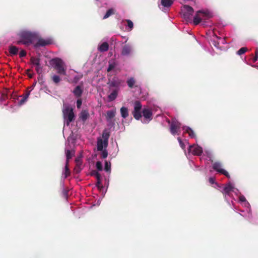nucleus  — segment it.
<instances>
[{
  "mask_svg": "<svg viewBox=\"0 0 258 258\" xmlns=\"http://www.w3.org/2000/svg\"><path fill=\"white\" fill-rule=\"evenodd\" d=\"M189 150L194 155L200 156L203 153V149L199 146H190Z\"/></svg>",
  "mask_w": 258,
  "mask_h": 258,
  "instance_id": "nucleus-10",
  "label": "nucleus"
},
{
  "mask_svg": "<svg viewBox=\"0 0 258 258\" xmlns=\"http://www.w3.org/2000/svg\"><path fill=\"white\" fill-rule=\"evenodd\" d=\"M222 43H223V44H224V43H225V40H224V39H223V41H222Z\"/></svg>",
  "mask_w": 258,
  "mask_h": 258,
  "instance_id": "nucleus-52",
  "label": "nucleus"
},
{
  "mask_svg": "<svg viewBox=\"0 0 258 258\" xmlns=\"http://www.w3.org/2000/svg\"><path fill=\"white\" fill-rule=\"evenodd\" d=\"M51 79L53 82L55 84L58 83L61 80L59 76L57 75H53L51 77Z\"/></svg>",
  "mask_w": 258,
  "mask_h": 258,
  "instance_id": "nucleus-36",
  "label": "nucleus"
},
{
  "mask_svg": "<svg viewBox=\"0 0 258 258\" xmlns=\"http://www.w3.org/2000/svg\"><path fill=\"white\" fill-rule=\"evenodd\" d=\"M183 18L187 22H190L194 13L193 8L188 5H184L182 10Z\"/></svg>",
  "mask_w": 258,
  "mask_h": 258,
  "instance_id": "nucleus-4",
  "label": "nucleus"
},
{
  "mask_svg": "<svg viewBox=\"0 0 258 258\" xmlns=\"http://www.w3.org/2000/svg\"><path fill=\"white\" fill-rule=\"evenodd\" d=\"M213 37H215L216 39H221V37H218L216 35V34L215 33H214V34H213Z\"/></svg>",
  "mask_w": 258,
  "mask_h": 258,
  "instance_id": "nucleus-51",
  "label": "nucleus"
},
{
  "mask_svg": "<svg viewBox=\"0 0 258 258\" xmlns=\"http://www.w3.org/2000/svg\"><path fill=\"white\" fill-rule=\"evenodd\" d=\"M63 116L65 120L64 123L69 126L70 123L74 120L75 115L72 108L67 106L63 110Z\"/></svg>",
  "mask_w": 258,
  "mask_h": 258,
  "instance_id": "nucleus-3",
  "label": "nucleus"
},
{
  "mask_svg": "<svg viewBox=\"0 0 258 258\" xmlns=\"http://www.w3.org/2000/svg\"><path fill=\"white\" fill-rule=\"evenodd\" d=\"M76 162L77 164H76V166H75V167L74 168V171L77 173H78L81 170V163H79V159H76Z\"/></svg>",
  "mask_w": 258,
  "mask_h": 258,
  "instance_id": "nucleus-32",
  "label": "nucleus"
},
{
  "mask_svg": "<svg viewBox=\"0 0 258 258\" xmlns=\"http://www.w3.org/2000/svg\"><path fill=\"white\" fill-rule=\"evenodd\" d=\"M9 52L11 56L16 55L18 54L19 49L15 46L11 45L9 47Z\"/></svg>",
  "mask_w": 258,
  "mask_h": 258,
  "instance_id": "nucleus-20",
  "label": "nucleus"
},
{
  "mask_svg": "<svg viewBox=\"0 0 258 258\" xmlns=\"http://www.w3.org/2000/svg\"><path fill=\"white\" fill-rule=\"evenodd\" d=\"M132 52V47L129 44H124L122 48L121 54L123 56H128Z\"/></svg>",
  "mask_w": 258,
  "mask_h": 258,
  "instance_id": "nucleus-11",
  "label": "nucleus"
},
{
  "mask_svg": "<svg viewBox=\"0 0 258 258\" xmlns=\"http://www.w3.org/2000/svg\"><path fill=\"white\" fill-rule=\"evenodd\" d=\"M209 181L211 184H213L215 183V179L213 177H210Z\"/></svg>",
  "mask_w": 258,
  "mask_h": 258,
  "instance_id": "nucleus-48",
  "label": "nucleus"
},
{
  "mask_svg": "<svg viewBox=\"0 0 258 258\" xmlns=\"http://www.w3.org/2000/svg\"><path fill=\"white\" fill-rule=\"evenodd\" d=\"M126 22L127 24V26L130 28V30H132L134 27L133 22L130 20H126Z\"/></svg>",
  "mask_w": 258,
  "mask_h": 258,
  "instance_id": "nucleus-40",
  "label": "nucleus"
},
{
  "mask_svg": "<svg viewBox=\"0 0 258 258\" xmlns=\"http://www.w3.org/2000/svg\"><path fill=\"white\" fill-rule=\"evenodd\" d=\"M96 180H97V182L96 183V186H97L98 188H99L100 187H102V185H101V177L99 178V179H96Z\"/></svg>",
  "mask_w": 258,
  "mask_h": 258,
  "instance_id": "nucleus-44",
  "label": "nucleus"
},
{
  "mask_svg": "<svg viewBox=\"0 0 258 258\" xmlns=\"http://www.w3.org/2000/svg\"><path fill=\"white\" fill-rule=\"evenodd\" d=\"M134 106V110L132 112L133 115L136 119L139 120L142 117V104L139 101H136Z\"/></svg>",
  "mask_w": 258,
  "mask_h": 258,
  "instance_id": "nucleus-6",
  "label": "nucleus"
},
{
  "mask_svg": "<svg viewBox=\"0 0 258 258\" xmlns=\"http://www.w3.org/2000/svg\"><path fill=\"white\" fill-rule=\"evenodd\" d=\"M116 114V110H108L106 112V114L105 115L106 119L107 122H108L110 123H112V124H114V123L112 121V119L114 118V117L115 116Z\"/></svg>",
  "mask_w": 258,
  "mask_h": 258,
  "instance_id": "nucleus-12",
  "label": "nucleus"
},
{
  "mask_svg": "<svg viewBox=\"0 0 258 258\" xmlns=\"http://www.w3.org/2000/svg\"><path fill=\"white\" fill-rule=\"evenodd\" d=\"M89 114L87 110H83L82 111L80 118L81 119H82L83 121H85L87 118L89 117Z\"/></svg>",
  "mask_w": 258,
  "mask_h": 258,
  "instance_id": "nucleus-23",
  "label": "nucleus"
},
{
  "mask_svg": "<svg viewBox=\"0 0 258 258\" xmlns=\"http://www.w3.org/2000/svg\"><path fill=\"white\" fill-rule=\"evenodd\" d=\"M82 102V99H81V98H78L77 100V107L78 108H80L81 107Z\"/></svg>",
  "mask_w": 258,
  "mask_h": 258,
  "instance_id": "nucleus-43",
  "label": "nucleus"
},
{
  "mask_svg": "<svg viewBox=\"0 0 258 258\" xmlns=\"http://www.w3.org/2000/svg\"><path fill=\"white\" fill-rule=\"evenodd\" d=\"M102 151V153L100 155V157L102 159L106 158L108 156V152L107 150L105 149L104 150H103Z\"/></svg>",
  "mask_w": 258,
  "mask_h": 258,
  "instance_id": "nucleus-39",
  "label": "nucleus"
},
{
  "mask_svg": "<svg viewBox=\"0 0 258 258\" xmlns=\"http://www.w3.org/2000/svg\"><path fill=\"white\" fill-rule=\"evenodd\" d=\"M117 94H118V90L117 89L114 90L112 91V92L111 93H110L108 96V99L109 101H112L114 100H115L117 96Z\"/></svg>",
  "mask_w": 258,
  "mask_h": 258,
  "instance_id": "nucleus-19",
  "label": "nucleus"
},
{
  "mask_svg": "<svg viewBox=\"0 0 258 258\" xmlns=\"http://www.w3.org/2000/svg\"><path fill=\"white\" fill-rule=\"evenodd\" d=\"M120 114L121 117L123 118H126L128 116V110L125 107H122L120 108Z\"/></svg>",
  "mask_w": 258,
  "mask_h": 258,
  "instance_id": "nucleus-22",
  "label": "nucleus"
},
{
  "mask_svg": "<svg viewBox=\"0 0 258 258\" xmlns=\"http://www.w3.org/2000/svg\"><path fill=\"white\" fill-rule=\"evenodd\" d=\"M51 43L50 40H45L43 38H40L38 39L37 42L35 44V46L36 47L39 46H45Z\"/></svg>",
  "mask_w": 258,
  "mask_h": 258,
  "instance_id": "nucleus-16",
  "label": "nucleus"
},
{
  "mask_svg": "<svg viewBox=\"0 0 258 258\" xmlns=\"http://www.w3.org/2000/svg\"><path fill=\"white\" fill-rule=\"evenodd\" d=\"M96 167L98 171H102L103 170L102 163L100 161H97L96 163Z\"/></svg>",
  "mask_w": 258,
  "mask_h": 258,
  "instance_id": "nucleus-38",
  "label": "nucleus"
},
{
  "mask_svg": "<svg viewBox=\"0 0 258 258\" xmlns=\"http://www.w3.org/2000/svg\"><path fill=\"white\" fill-rule=\"evenodd\" d=\"M233 188L234 187L230 182H229L228 183L225 185V186L223 188L222 192L226 198V196L227 195L229 196L230 192L233 191Z\"/></svg>",
  "mask_w": 258,
  "mask_h": 258,
  "instance_id": "nucleus-13",
  "label": "nucleus"
},
{
  "mask_svg": "<svg viewBox=\"0 0 258 258\" xmlns=\"http://www.w3.org/2000/svg\"><path fill=\"white\" fill-rule=\"evenodd\" d=\"M177 140L179 142V145L180 146V147H181V148L182 149H184L185 148V145H184V144L183 143V142L182 141L181 139L180 138L178 137L177 138Z\"/></svg>",
  "mask_w": 258,
  "mask_h": 258,
  "instance_id": "nucleus-41",
  "label": "nucleus"
},
{
  "mask_svg": "<svg viewBox=\"0 0 258 258\" xmlns=\"http://www.w3.org/2000/svg\"><path fill=\"white\" fill-rule=\"evenodd\" d=\"M143 115L144 117L146 119H149L150 120L152 119V112L151 109L148 108H144L142 111Z\"/></svg>",
  "mask_w": 258,
  "mask_h": 258,
  "instance_id": "nucleus-17",
  "label": "nucleus"
},
{
  "mask_svg": "<svg viewBox=\"0 0 258 258\" xmlns=\"http://www.w3.org/2000/svg\"><path fill=\"white\" fill-rule=\"evenodd\" d=\"M41 70H42V68L40 67V66H36V70L37 73L40 74L42 71Z\"/></svg>",
  "mask_w": 258,
  "mask_h": 258,
  "instance_id": "nucleus-47",
  "label": "nucleus"
},
{
  "mask_svg": "<svg viewBox=\"0 0 258 258\" xmlns=\"http://www.w3.org/2000/svg\"><path fill=\"white\" fill-rule=\"evenodd\" d=\"M31 62L36 66H40V59L39 58L35 57H32L31 58Z\"/></svg>",
  "mask_w": 258,
  "mask_h": 258,
  "instance_id": "nucleus-27",
  "label": "nucleus"
},
{
  "mask_svg": "<svg viewBox=\"0 0 258 258\" xmlns=\"http://www.w3.org/2000/svg\"><path fill=\"white\" fill-rule=\"evenodd\" d=\"M221 167V164L219 162H216L213 164V168L214 170L217 171L229 178L230 176L228 172L224 169H223Z\"/></svg>",
  "mask_w": 258,
  "mask_h": 258,
  "instance_id": "nucleus-8",
  "label": "nucleus"
},
{
  "mask_svg": "<svg viewBox=\"0 0 258 258\" xmlns=\"http://www.w3.org/2000/svg\"><path fill=\"white\" fill-rule=\"evenodd\" d=\"M183 129L185 130V133H187L190 137L191 138H195L196 136L194 131L189 127H184Z\"/></svg>",
  "mask_w": 258,
  "mask_h": 258,
  "instance_id": "nucleus-21",
  "label": "nucleus"
},
{
  "mask_svg": "<svg viewBox=\"0 0 258 258\" xmlns=\"http://www.w3.org/2000/svg\"><path fill=\"white\" fill-rule=\"evenodd\" d=\"M75 154L74 151H71L69 150H68L66 151V157H67V160L66 162H68V163H69V160L71 159L72 157L74 156Z\"/></svg>",
  "mask_w": 258,
  "mask_h": 258,
  "instance_id": "nucleus-26",
  "label": "nucleus"
},
{
  "mask_svg": "<svg viewBox=\"0 0 258 258\" xmlns=\"http://www.w3.org/2000/svg\"><path fill=\"white\" fill-rule=\"evenodd\" d=\"M239 200L241 202H244L246 201V199L243 196H241L239 197Z\"/></svg>",
  "mask_w": 258,
  "mask_h": 258,
  "instance_id": "nucleus-49",
  "label": "nucleus"
},
{
  "mask_svg": "<svg viewBox=\"0 0 258 258\" xmlns=\"http://www.w3.org/2000/svg\"><path fill=\"white\" fill-rule=\"evenodd\" d=\"M109 48V45L107 42L102 43L98 47V50L100 52L107 51Z\"/></svg>",
  "mask_w": 258,
  "mask_h": 258,
  "instance_id": "nucleus-18",
  "label": "nucleus"
},
{
  "mask_svg": "<svg viewBox=\"0 0 258 258\" xmlns=\"http://www.w3.org/2000/svg\"><path fill=\"white\" fill-rule=\"evenodd\" d=\"M26 54H27L26 51L25 50L22 49L21 50V51L19 53V56L21 58L23 57L26 55Z\"/></svg>",
  "mask_w": 258,
  "mask_h": 258,
  "instance_id": "nucleus-42",
  "label": "nucleus"
},
{
  "mask_svg": "<svg viewBox=\"0 0 258 258\" xmlns=\"http://www.w3.org/2000/svg\"><path fill=\"white\" fill-rule=\"evenodd\" d=\"M72 92L76 98H81L83 92V88L82 86L78 85L75 88Z\"/></svg>",
  "mask_w": 258,
  "mask_h": 258,
  "instance_id": "nucleus-14",
  "label": "nucleus"
},
{
  "mask_svg": "<svg viewBox=\"0 0 258 258\" xmlns=\"http://www.w3.org/2000/svg\"><path fill=\"white\" fill-rule=\"evenodd\" d=\"M62 192H63V195L64 197H67L68 195V191L64 189L63 190Z\"/></svg>",
  "mask_w": 258,
  "mask_h": 258,
  "instance_id": "nucleus-50",
  "label": "nucleus"
},
{
  "mask_svg": "<svg viewBox=\"0 0 258 258\" xmlns=\"http://www.w3.org/2000/svg\"><path fill=\"white\" fill-rule=\"evenodd\" d=\"M209 17V13L201 10L198 11L194 17V23L196 25H198L201 22L202 19H206Z\"/></svg>",
  "mask_w": 258,
  "mask_h": 258,
  "instance_id": "nucleus-5",
  "label": "nucleus"
},
{
  "mask_svg": "<svg viewBox=\"0 0 258 258\" xmlns=\"http://www.w3.org/2000/svg\"><path fill=\"white\" fill-rule=\"evenodd\" d=\"M29 77H30V78H32V75H29Z\"/></svg>",
  "mask_w": 258,
  "mask_h": 258,
  "instance_id": "nucleus-53",
  "label": "nucleus"
},
{
  "mask_svg": "<svg viewBox=\"0 0 258 258\" xmlns=\"http://www.w3.org/2000/svg\"><path fill=\"white\" fill-rule=\"evenodd\" d=\"M110 136V133L107 130H104L103 131L102 137L104 141H105V143H108V139Z\"/></svg>",
  "mask_w": 258,
  "mask_h": 258,
  "instance_id": "nucleus-24",
  "label": "nucleus"
},
{
  "mask_svg": "<svg viewBox=\"0 0 258 258\" xmlns=\"http://www.w3.org/2000/svg\"><path fill=\"white\" fill-rule=\"evenodd\" d=\"M173 3V0H161V5L165 7H169Z\"/></svg>",
  "mask_w": 258,
  "mask_h": 258,
  "instance_id": "nucleus-25",
  "label": "nucleus"
},
{
  "mask_svg": "<svg viewBox=\"0 0 258 258\" xmlns=\"http://www.w3.org/2000/svg\"><path fill=\"white\" fill-rule=\"evenodd\" d=\"M108 143L101 139H98L97 142V148L98 151H102L103 148H106L107 147Z\"/></svg>",
  "mask_w": 258,
  "mask_h": 258,
  "instance_id": "nucleus-15",
  "label": "nucleus"
},
{
  "mask_svg": "<svg viewBox=\"0 0 258 258\" xmlns=\"http://www.w3.org/2000/svg\"><path fill=\"white\" fill-rule=\"evenodd\" d=\"M104 170L108 173L111 172V163L110 161H105Z\"/></svg>",
  "mask_w": 258,
  "mask_h": 258,
  "instance_id": "nucleus-31",
  "label": "nucleus"
},
{
  "mask_svg": "<svg viewBox=\"0 0 258 258\" xmlns=\"http://www.w3.org/2000/svg\"><path fill=\"white\" fill-rule=\"evenodd\" d=\"M247 50V49L246 47H241L237 51V54L238 55H241L244 53Z\"/></svg>",
  "mask_w": 258,
  "mask_h": 258,
  "instance_id": "nucleus-37",
  "label": "nucleus"
},
{
  "mask_svg": "<svg viewBox=\"0 0 258 258\" xmlns=\"http://www.w3.org/2000/svg\"><path fill=\"white\" fill-rule=\"evenodd\" d=\"M258 59V50H256L255 52V56L253 58V62H255L257 61Z\"/></svg>",
  "mask_w": 258,
  "mask_h": 258,
  "instance_id": "nucleus-46",
  "label": "nucleus"
},
{
  "mask_svg": "<svg viewBox=\"0 0 258 258\" xmlns=\"http://www.w3.org/2000/svg\"><path fill=\"white\" fill-rule=\"evenodd\" d=\"M19 36L20 40L17 41V44H23L27 46L31 44L37 38V35L35 33L25 30L21 31Z\"/></svg>",
  "mask_w": 258,
  "mask_h": 258,
  "instance_id": "nucleus-1",
  "label": "nucleus"
},
{
  "mask_svg": "<svg viewBox=\"0 0 258 258\" xmlns=\"http://www.w3.org/2000/svg\"><path fill=\"white\" fill-rule=\"evenodd\" d=\"M30 91L26 92L23 96L22 99L19 101V104L22 105L28 99L29 96L30 95Z\"/></svg>",
  "mask_w": 258,
  "mask_h": 258,
  "instance_id": "nucleus-29",
  "label": "nucleus"
},
{
  "mask_svg": "<svg viewBox=\"0 0 258 258\" xmlns=\"http://www.w3.org/2000/svg\"><path fill=\"white\" fill-rule=\"evenodd\" d=\"M115 13V10L113 8L109 9L107 10L106 14L104 16L103 19H105L108 18L109 17H110L111 15L114 14Z\"/></svg>",
  "mask_w": 258,
  "mask_h": 258,
  "instance_id": "nucleus-28",
  "label": "nucleus"
},
{
  "mask_svg": "<svg viewBox=\"0 0 258 258\" xmlns=\"http://www.w3.org/2000/svg\"><path fill=\"white\" fill-rule=\"evenodd\" d=\"M71 174L70 169L69 168V163H68V162H66V165H65V178H67L68 176H69Z\"/></svg>",
  "mask_w": 258,
  "mask_h": 258,
  "instance_id": "nucleus-35",
  "label": "nucleus"
},
{
  "mask_svg": "<svg viewBox=\"0 0 258 258\" xmlns=\"http://www.w3.org/2000/svg\"><path fill=\"white\" fill-rule=\"evenodd\" d=\"M128 86L130 88H133L136 83V81L134 78H130L126 81Z\"/></svg>",
  "mask_w": 258,
  "mask_h": 258,
  "instance_id": "nucleus-30",
  "label": "nucleus"
},
{
  "mask_svg": "<svg viewBox=\"0 0 258 258\" xmlns=\"http://www.w3.org/2000/svg\"><path fill=\"white\" fill-rule=\"evenodd\" d=\"M181 123L176 120H172L170 124V133L173 135H179L180 132Z\"/></svg>",
  "mask_w": 258,
  "mask_h": 258,
  "instance_id": "nucleus-7",
  "label": "nucleus"
},
{
  "mask_svg": "<svg viewBox=\"0 0 258 258\" xmlns=\"http://www.w3.org/2000/svg\"><path fill=\"white\" fill-rule=\"evenodd\" d=\"M90 175L96 177V179H99V178L101 177L100 174L98 172L95 170L91 171L90 172Z\"/></svg>",
  "mask_w": 258,
  "mask_h": 258,
  "instance_id": "nucleus-33",
  "label": "nucleus"
},
{
  "mask_svg": "<svg viewBox=\"0 0 258 258\" xmlns=\"http://www.w3.org/2000/svg\"><path fill=\"white\" fill-rule=\"evenodd\" d=\"M115 66H116V63H115V62L113 61V62H111L109 61L108 67V68L107 69V71L108 72H110L111 71H112L115 68Z\"/></svg>",
  "mask_w": 258,
  "mask_h": 258,
  "instance_id": "nucleus-34",
  "label": "nucleus"
},
{
  "mask_svg": "<svg viewBox=\"0 0 258 258\" xmlns=\"http://www.w3.org/2000/svg\"><path fill=\"white\" fill-rule=\"evenodd\" d=\"M121 83V80L118 78L113 77L112 80L109 79L107 84L109 85V87L118 88Z\"/></svg>",
  "mask_w": 258,
  "mask_h": 258,
  "instance_id": "nucleus-9",
  "label": "nucleus"
},
{
  "mask_svg": "<svg viewBox=\"0 0 258 258\" xmlns=\"http://www.w3.org/2000/svg\"><path fill=\"white\" fill-rule=\"evenodd\" d=\"M50 63L57 70L59 74L66 75V71L63 67V62L60 58L57 57L53 58L50 60Z\"/></svg>",
  "mask_w": 258,
  "mask_h": 258,
  "instance_id": "nucleus-2",
  "label": "nucleus"
},
{
  "mask_svg": "<svg viewBox=\"0 0 258 258\" xmlns=\"http://www.w3.org/2000/svg\"><path fill=\"white\" fill-rule=\"evenodd\" d=\"M213 44L217 48L219 47V42L217 41L216 40L213 39L212 40Z\"/></svg>",
  "mask_w": 258,
  "mask_h": 258,
  "instance_id": "nucleus-45",
  "label": "nucleus"
}]
</instances>
